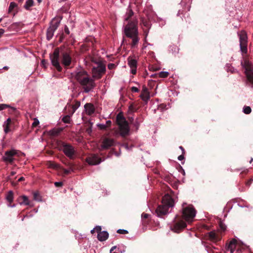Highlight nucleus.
Returning a JSON list of instances; mask_svg holds the SVG:
<instances>
[{
	"mask_svg": "<svg viewBox=\"0 0 253 253\" xmlns=\"http://www.w3.org/2000/svg\"><path fill=\"white\" fill-rule=\"evenodd\" d=\"M61 53L62 64L65 67L69 66L72 63V57L69 52H60V48H56L53 51L52 54L50 55V59L52 65L56 68L58 71H61L62 68L60 64V54Z\"/></svg>",
	"mask_w": 253,
	"mask_h": 253,
	"instance_id": "obj_1",
	"label": "nucleus"
},
{
	"mask_svg": "<svg viewBox=\"0 0 253 253\" xmlns=\"http://www.w3.org/2000/svg\"><path fill=\"white\" fill-rule=\"evenodd\" d=\"M137 21L133 20L129 21L125 27L124 32L125 35L132 40L131 47H135L138 44L139 41L138 31L137 27Z\"/></svg>",
	"mask_w": 253,
	"mask_h": 253,
	"instance_id": "obj_2",
	"label": "nucleus"
},
{
	"mask_svg": "<svg viewBox=\"0 0 253 253\" xmlns=\"http://www.w3.org/2000/svg\"><path fill=\"white\" fill-rule=\"evenodd\" d=\"M174 205V202L171 196L166 194L162 199V205L158 206L156 210L158 216L161 217L169 212V209Z\"/></svg>",
	"mask_w": 253,
	"mask_h": 253,
	"instance_id": "obj_3",
	"label": "nucleus"
},
{
	"mask_svg": "<svg viewBox=\"0 0 253 253\" xmlns=\"http://www.w3.org/2000/svg\"><path fill=\"white\" fill-rule=\"evenodd\" d=\"M116 122L119 126L121 135L123 137L127 135L129 132V127L127 122L121 113L117 115Z\"/></svg>",
	"mask_w": 253,
	"mask_h": 253,
	"instance_id": "obj_4",
	"label": "nucleus"
},
{
	"mask_svg": "<svg viewBox=\"0 0 253 253\" xmlns=\"http://www.w3.org/2000/svg\"><path fill=\"white\" fill-rule=\"evenodd\" d=\"M196 214V211L192 205H187L184 203L182 205V215L187 221H191Z\"/></svg>",
	"mask_w": 253,
	"mask_h": 253,
	"instance_id": "obj_5",
	"label": "nucleus"
},
{
	"mask_svg": "<svg viewBox=\"0 0 253 253\" xmlns=\"http://www.w3.org/2000/svg\"><path fill=\"white\" fill-rule=\"evenodd\" d=\"M72 76L80 84L90 77L86 71L82 68L78 69L74 71L72 73Z\"/></svg>",
	"mask_w": 253,
	"mask_h": 253,
	"instance_id": "obj_6",
	"label": "nucleus"
},
{
	"mask_svg": "<svg viewBox=\"0 0 253 253\" xmlns=\"http://www.w3.org/2000/svg\"><path fill=\"white\" fill-rule=\"evenodd\" d=\"M106 71L105 65L99 62L97 63V67L92 68V77L95 79H99L101 78Z\"/></svg>",
	"mask_w": 253,
	"mask_h": 253,
	"instance_id": "obj_7",
	"label": "nucleus"
},
{
	"mask_svg": "<svg viewBox=\"0 0 253 253\" xmlns=\"http://www.w3.org/2000/svg\"><path fill=\"white\" fill-rule=\"evenodd\" d=\"M240 41V50L243 54L247 52V35L244 31H242L238 33Z\"/></svg>",
	"mask_w": 253,
	"mask_h": 253,
	"instance_id": "obj_8",
	"label": "nucleus"
},
{
	"mask_svg": "<svg viewBox=\"0 0 253 253\" xmlns=\"http://www.w3.org/2000/svg\"><path fill=\"white\" fill-rule=\"evenodd\" d=\"M84 89V92L88 93L92 91L95 86V83L94 80L89 77L88 79L80 84Z\"/></svg>",
	"mask_w": 253,
	"mask_h": 253,
	"instance_id": "obj_9",
	"label": "nucleus"
},
{
	"mask_svg": "<svg viewBox=\"0 0 253 253\" xmlns=\"http://www.w3.org/2000/svg\"><path fill=\"white\" fill-rule=\"evenodd\" d=\"M17 154V151L14 149L7 151L2 157L3 161L6 163H12L14 160V156L16 155Z\"/></svg>",
	"mask_w": 253,
	"mask_h": 253,
	"instance_id": "obj_10",
	"label": "nucleus"
},
{
	"mask_svg": "<svg viewBox=\"0 0 253 253\" xmlns=\"http://www.w3.org/2000/svg\"><path fill=\"white\" fill-rule=\"evenodd\" d=\"M62 151L70 159H72L75 153L74 148L72 145L66 143L63 144Z\"/></svg>",
	"mask_w": 253,
	"mask_h": 253,
	"instance_id": "obj_11",
	"label": "nucleus"
},
{
	"mask_svg": "<svg viewBox=\"0 0 253 253\" xmlns=\"http://www.w3.org/2000/svg\"><path fill=\"white\" fill-rule=\"evenodd\" d=\"M86 162L91 165H96L99 164L102 160L97 155L92 154L86 158Z\"/></svg>",
	"mask_w": 253,
	"mask_h": 253,
	"instance_id": "obj_12",
	"label": "nucleus"
},
{
	"mask_svg": "<svg viewBox=\"0 0 253 253\" xmlns=\"http://www.w3.org/2000/svg\"><path fill=\"white\" fill-rule=\"evenodd\" d=\"M128 64L130 68V73L132 74H135L137 68V61L132 57L128 58Z\"/></svg>",
	"mask_w": 253,
	"mask_h": 253,
	"instance_id": "obj_13",
	"label": "nucleus"
},
{
	"mask_svg": "<svg viewBox=\"0 0 253 253\" xmlns=\"http://www.w3.org/2000/svg\"><path fill=\"white\" fill-rule=\"evenodd\" d=\"M186 227V224L184 221H180L175 223L171 227V229L175 233H179Z\"/></svg>",
	"mask_w": 253,
	"mask_h": 253,
	"instance_id": "obj_14",
	"label": "nucleus"
},
{
	"mask_svg": "<svg viewBox=\"0 0 253 253\" xmlns=\"http://www.w3.org/2000/svg\"><path fill=\"white\" fill-rule=\"evenodd\" d=\"M116 142L114 139L112 138H106L103 140L101 145V148L102 149H108L111 146H114Z\"/></svg>",
	"mask_w": 253,
	"mask_h": 253,
	"instance_id": "obj_15",
	"label": "nucleus"
},
{
	"mask_svg": "<svg viewBox=\"0 0 253 253\" xmlns=\"http://www.w3.org/2000/svg\"><path fill=\"white\" fill-rule=\"evenodd\" d=\"M237 244V240L235 239H232L228 244H227L225 247L226 250L229 251L230 253H233L236 249Z\"/></svg>",
	"mask_w": 253,
	"mask_h": 253,
	"instance_id": "obj_16",
	"label": "nucleus"
},
{
	"mask_svg": "<svg viewBox=\"0 0 253 253\" xmlns=\"http://www.w3.org/2000/svg\"><path fill=\"white\" fill-rule=\"evenodd\" d=\"M140 96L141 99L146 103H147L149 100L150 97V93L148 88L146 86H143L142 92Z\"/></svg>",
	"mask_w": 253,
	"mask_h": 253,
	"instance_id": "obj_17",
	"label": "nucleus"
},
{
	"mask_svg": "<svg viewBox=\"0 0 253 253\" xmlns=\"http://www.w3.org/2000/svg\"><path fill=\"white\" fill-rule=\"evenodd\" d=\"M209 238L213 242H217L221 240V236L219 232L211 231L209 233Z\"/></svg>",
	"mask_w": 253,
	"mask_h": 253,
	"instance_id": "obj_18",
	"label": "nucleus"
},
{
	"mask_svg": "<svg viewBox=\"0 0 253 253\" xmlns=\"http://www.w3.org/2000/svg\"><path fill=\"white\" fill-rule=\"evenodd\" d=\"M245 74L248 82L253 85V69L250 67L247 68Z\"/></svg>",
	"mask_w": 253,
	"mask_h": 253,
	"instance_id": "obj_19",
	"label": "nucleus"
},
{
	"mask_svg": "<svg viewBox=\"0 0 253 253\" xmlns=\"http://www.w3.org/2000/svg\"><path fill=\"white\" fill-rule=\"evenodd\" d=\"M18 201H19V204L20 205H24L33 207V205L31 204L28 198L25 196L23 195L19 197Z\"/></svg>",
	"mask_w": 253,
	"mask_h": 253,
	"instance_id": "obj_20",
	"label": "nucleus"
},
{
	"mask_svg": "<svg viewBox=\"0 0 253 253\" xmlns=\"http://www.w3.org/2000/svg\"><path fill=\"white\" fill-rule=\"evenodd\" d=\"M109 237V234L106 231L99 232L97 234V239L100 241H104L106 240Z\"/></svg>",
	"mask_w": 253,
	"mask_h": 253,
	"instance_id": "obj_21",
	"label": "nucleus"
},
{
	"mask_svg": "<svg viewBox=\"0 0 253 253\" xmlns=\"http://www.w3.org/2000/svg\"><path fill=\"white\" fill-rule=\"evenodd\" d=\"M84 107L85 111L87 114L91 115L94 113V108L92 104L90 103H86V104L84 105Z\"/></svg>",
	"mask_w": 253,
	"mask_h": 253,
	"instance_id": "obj_22",
	"label": "nucleus"
},
{
	"mask_svg": "<svg viewBox=\"0 0 253 253\" xmlns=\"http://www.w3.org/2000/svg\"><path fill=\"white\" fill-rule=\"evenodd\" d=\"M133 15V12L132 10L130 9H127V11L126 12V15H125V21H128V23L129 21H133V19H130V18ZM134 20H135L134 19Z\"/></svg>",
	"mask_w": 253,
	"mask_h": 253,
	"instance_id": "obj_23",
	"label": "nucleus"
},
{
	"mask_svg": "<svg viewBox=\"0 0 253 253\" xmlns=\"http://www.w3.org/2000/svg\"><path fill=\"white\" fill-rule=\"evenodd\" d=\"M60 24V21H55L54 19H53L51 23L50 26L51 27L53 30L55 31L58 27Z\"/></svg>",
	"mask_w": 253,
	"mask_h": 253,
	"instance_id": "obj_24",
	"label": "nucleus"
},
{
	"mask_svg": "<svg viewBox=\"0 0 253 253\" xmlns=\"http://www.w3.org/2000/svg\"><path fill=\"white\" fill-rule=\"evenodd\" d=\"M13 193L12 191H9L6 196V199L8 202L11 204L13 201Z\"/></svg>",
	"mask_w": 253,
	"mask_h": 253,
	"instance_id": "obj_25",
	"label": "nucleus"
},
{
	"mask_svg": "<svg viewBox=\"0 0 253 253\" xmlns=\"http://www.w3.org/2000/svg\"><path fill=\"white\" fill-rule=\"evenodd\" d=\"M55 31L53 30L51 27H49L48 29L47 30L46 32V36L47 39L49 40L50 39H51L54 35Z\"/></svg>",
	"mask_w": 253,
	"mask_h": 253,
	"instance_id": "obj_26",
	"label": "nucleus"
},
{
	"mask_svg": "<svg viewBox=\"0 0 253 253\" xmlns=\"http://www.w3.org/2000/svg\"><path fill=\"white\" fill-rule=\"evenodd\" d=\"M34 0H26L25 4L24 6V8L27 10H29L30 7L33 6Z\"/></svg>",
	"mask_w": 253,
	"mask_h": 253,
	"instance_id": "obj_27",
	"label": "nucleus"
},
{
	"mask_svg": "<svg viewBox=\"0 0 253 253\" xmlns=\"http://www.w3.org/2000/svg\"><path fill=\"white\" fill-rule=\"evenodd\" d=\"M7 108H10L11 110L13 111H15L16 110V108L14 107H11L5 104H0V111L4 110Z\"/></svg>",
	"mask_w": 253,
	"mask_h": 253,
	"instance_id": "obj_28",
	"label": "nucleus"
},
{
	"mask_svg": "<svg viewBox=\"0 0 253 253\" xmlns=\"http://www.w3.org/2000/svg\"><path fill=\"white\" fill-rule=\"evenodd\" d=\"M47 165L48 167L50 168H53L55 169L60 168V166L58 164L52 162H48Z\"/></svg>",
	"mask_w": 253,
	"mask_h": 253,
	"instance_id": "obj_29",
	"label": "nucleus"
},
{
	"mask_svg": "<svg viewBox=\"0 0 253 253\" xmlns=\"http://www.w3.org/2000/svg\"><path fill=\"white\" fill-rule=\"evenodd\" d=\"M62 121L65 123H69L71 121V115H66L63 117Z\"/></svg>",
	"mask_w": 253,
	"mask_h": 253,
	"instance_id": "obj_30",
	"label": "nucleus"
},
{
	"mask_svg": "<svg viewBox=\"0 0 253 253\" xmlns=\"http://www.w3.org/2000/svg\"><path fill=\"white\" fill-rule=\"evenodd\" d=\"M60 132V130L56 129H53L49 131V134L53 136L57 135Z\"/></svg>",
	"mask_w": 253,
	"mask_h": 253,
	"instance_id": "obj_31",
	"label": "nucleus"
},
{
	"mask_svg": "<svg viewBox=\"0 0 253 253\" xmlns=\"http://www.w3.org/2000/svg\"><path fill=\"white\" fill-rule=\"evenodd\" d=\"M17 6V4L16 3L14 2H10V5H9V8H8V12H10L11 11H12V10L15 7H16Z\"/></svg>",
	"mask_w": 253,
	"mask_h": 253,
	"instance_id": "obj_32",
	"label": "nucleus"
},
{
	"mask_svg": "<svg viewBox=\"0 0 253 253\" xmlns=\"http://www.w3.org/2000/svg\"><path fill=\"white\" fill-rule=\"evenodd\" d=\"M251 111V108L249 106H245L243 108V112L246 114H249Z\"/></svg>",
	"mask_w": 253,
	"mask_h": 253,
	"instance_id": "obj_33",
	"label": "nucleus"
},
{
	"mask_svg": "<svg viewBox=\"0 0 253 253\" xmlns=\"http://www.w3.org/2000/svg\"><path fill=\"white\" fill-rule=\"evenodd\" d=\"M34 199L37 201H41L42 199L40 194L38 192L34 193Z\"/></svg>",
	"mask_w": 253,
	"mask_h": 253,
	"instance_id": "obj_34",
	"label": "nucleus"
},
{
	"mask_svg": "<svg viewBox=\"0 0 253 253\" xmlns=\"http://www.w3.org/2000/svg\"><path fill=\"white\" fill-rule=\"evenodd\" d=\"M169 74L168 72L162 71L160 73L159 76L161 78H166L168 76Z\"/></svg>",
	"mask_w": 253,
	"mask_h": 253,
	"instance_id": "obj_35",
	"label": "nucleus"
},
{
	"mask_svg": "<svg viewBox=\"0 0 253 253\" xmlns=\"http://www.w3.org/2000/svg\"><path fill=\"white\" fill-rule=\"evenodd\" d=\"M136 111V109L133 104H131L128 108V111L130 113H133Z\"/></svg>",
	"mask_w": 253,
	"mask_h": 253,
	"instance_id": "obj_36",
	"label": "nucleus"
},
{
	"mask_svg": "<svg viewBox=\"0 0 253 253\" xmlns=\"http://www.w3.org/2000/svg\"><path fill=\"white\" fill-rule=\"evenodd\" d=\"M97 126L100 129H105L107 127V125L104 124H99Z\"/></svg>",
	"mask_w": 253,
	"mask_h": 253,
	"instance_id": "obj_37",
	"label": "nucleus"
},
{
	"mask_svg": "<svg viewBox=\"0 0 253 253\" xmlns=\"http://www.w3.org/2000/svg\"><path fill=\"white\" fill-rule=\"evenodd\" d=\"M117 233L121 234H126L128 233V231L125 229H118L117 230Z\"/></svg>",
	"mask_w": 253,
	"mask_h": 253,
	"instance_id": "obj_38",
	"label": "nucleus"
},
{
	"mask_svg": "<svg viewBox=\"0 0 253 253\" xmlns=\"http://www.w3.org/2000/svg\"><path fill=\"white\" fill-rule=\"evenodd\" d=\"M219 227L220 229L223 231H225L226 229V226L221 222L219 223Z\"/></svg>",
	"mask_w": 253,
	"mask_h": 253,
	"instance_id": "obj_39",
	"label": "nucleus"
},
{
	"mask_svg": "<svg viewBox=\"0 0 253 253\" xmlns=\"http://www.w3.org/2000/svg\"><path fill=\"white\" fill-rule=\"evenodd\" d=\"M140 125V123L136 120L133 124V126L136 128L137 130L139 128Z\"/></svg>",
	"mask_w": 253,
	"mask_h": 253,
	"instance_id": "obj_40",
	"label": "nucleus"
},
{
	"mask_svg": "<svg viewBox=\"0 0 253 253\" xmlns=\"http://www.w3.org/2000/svg\"><path fill=\"white\" fill-rule=\"evenodd\" d=\"M63 170L65 174H68L70 172H71V171H73V170H74L73 169L72 167H71L68 169H63Z\"/></svg>",
	"mask_w": 253,
	"mask_h": 253,
	"instance_id": "obj_41",
	"label": "nucleus"
},
{
	"mask_svg": "<svg viewBox=\"0 0 253 253\" xmlns=\"http://www.w3.org/2000/svg\"><path fill=\"white\" fill-rule=\"evenodd\" d=\"M40 122L38 119L35 118L34 120V122L32 124L33 126H36L39 124Z\"/></svg>",
	"mask_w": 253,
	"mask_h": 253,
	"instance_id": "obj_42",
	"label": "nucleus"
},
{
	"mask_svg": "<svg viewBox=\"0 0 253 253\" xmlns=\"http://www.w3.org/2000/svg\"><path fill=\"white\" fill-rule=\"evenodd\" d=\"M3 127H4V131L5 133H8L10 130L9 127V125H3Z\"/></svg>",
	"mask_w": 253,
	"mask_h": 253,
	"instance_id": "obj_43",
	"label": "nucleus"
},
{
	"mask_svg": "<svg viewBox=\"0 0 253 253\" xmlns=\"http://www.w3.org/2000/svg\"><path fill=\"white\" fill-rule=\"evenodd\" d=\"M94 229L95 230V232L97 233V234L99 232L101 231V227L100 226H96L94 227Z\"/></svg>",
	"mask_w": 253,
	"mask_h": 253,
	"instance_id": "obj_44",
	"label": "nucleus"
},
{
	"mask_svg": "<svg viewBox=\"0 0 253 253\" xmlns=\"http://www.w3.org/2000/svg\"><path fill=\"white\" fill-rule=\"evenodd\" d=\"M131 90L134 92H137L139 91V89H138V88L135 86L132 87L131 88Z\"/></svg>",
	"mask_w": 253,
	"mask_h": 253,
	"instance_id": "obj_45",
	"label": "nucleus"
},
{
	"mask_svg": "<svg viewBox=\"0 0 253 253\" xmlns=\"http://www.w3.org/2000/svg\"><path fill=\"white\" fill-rule=\"evenodd\" d=\"M54 185L56 187L61 186L62 185V182H55L54 183Z\"/></svg>",
	"mask_w": 253,
	"mask_h": 253,
	"instance_id": "obj_46",
	"label": "nucleus"
},
{
	"mask_svg": "<svg viewBox=\"0 0 253 253\" xmlns=\"http://www.w3.org/2000/svg\"><path fill=\"white\" fill-rule=\"evenodd\" d=\"M11 122V120L10 118H8L6 121L4 122L3 125H9Z\"/></svg>",
	"mask_w": 253,
	"mask_h": 253,
	"instance_id": "obj_47",
	"label": "nucleus"
},
{
	"mask_svg": "<svg viewBox=\"0 0 253 253\" xmlns=\"http://www.w3.org/2000/svg\"><path fill=\"white\" fill-rule=\"evenodd\" d=\"M79 105H80L79 104H77V105H75L73 106V112L72 114L74 113L76 111V110L79 107Z\"/></svg>",
	"mask_w": 253,
	"mask_h": 253,
	"instance_id": "obj_48",
	"label": "nucleus"
},
{
	"mask_svg": "<svg viewBox=\"0 0 253 253\" xmlns=\"http://www.w3.org/2000/svg\"><path fill=\"white\" fill-rule=\"evenodd\" d=\"M115 64L113 63H110L108 65V67L109 69H112L114 68Z\"/></svg>",
	"mask_w": 253,
	"mask_h": 253,
	"instance_id": "obj_49",
	"label": "nucleus"
},
{
	"mask_svg": "<svg viewBox=\"0 0 253 253\" xmlns=\"http://www.w3.org/2000/svg\"><path fill=\"white\" fill-rule=\"evenodd\" d=\"M64 31L67 34L69 35L70 34L69 29L67 26H65L64 28Z\"/></svg>",
	"mask_w": 253,
	"mask_h": 253,
	"instance_id": "obj_50",
	"label": "nucleus"
},
{
	"mask_svg": "<svg viewBox=\"0 0 253 253\" xmlns=\"http://www.w3.org/2000/svg\"><path fill=\"white\" fill-rule=\"evenodd\" d=\"M142 217L144 218H147L149 216V214H147V213H142Z\"/></svg>",
	"mask_w": 253,
	"mask_h": 253,
	"instance_id": "obj_51",
	"label": "nucleus"
},
{
	"mask_svg": "<svg viewBox=\"0 0 253 253\" xmlns=\"http://www.w3.org/2000/svg\"><path fill=\"white\" fill-rule=\"evenodd\" d=\"M183 159H184V156L183 155H181L179 156L178 157V160L179 161H182Z\"/></svg>",
	"mask_w": 253,
	"mask_h": 253,
	"instance_id": "obj_52",
	"label": "nucleus"
},
{
	"mask_svg": "<svg viewBox=\"0 0 253 253\" xmlns=\"http://www.w3.org/2000/svg\"><path fill=\"white\" fill-rule=\"evenodd\" d=\"M111 121L110 120L107 121L106 122V124H105V125H107V127H108V126H110L111 125Z\"/></svg>",
	"mask_w": 253,
	"mask_h": 253,
	"instance_id": "obj_53",
	"label": "nucleus"
},
{
	"mask_svg": "<svg viewBox=\"0 0 253 253\" xmlns=\"http://www.w3.org/2000/svg\"><path fill=\"white\" fill-rule=\"evenodd\" d=\"M122 146L124 147L126 150H129L128 146L127 144H124Z\"/></svg>",
	"mask_w": 253,
	"mask_h": 253,
	"instance_id": "obj_54",
	"label": "nucleus"
},
{
	"mask_svg": "<svg viewBox=\"0 0 253 253\" xmlns=\"http://www.w3.org/2000/svg\"><path fill=\"white\" fill-rule=\"evenodd\" d=\"M24 179H25V178L24 177H21L18 179V181L20 182V181L24 180Z\"/></svg>",
	"mask_w": 253,
	"mask_h": 253,
	"instance_id": "obj_55",
	"label": "nucleus"
},
{
	"mask_svg": "<svg viewBox=\"0 0 253 253\" xmlns=\"http://www.w3.org/2000/svg\"><path fill=\"white\" fill-rule=\"evenodd\" d=\"M8 206L9 207H11V208H14V207H16V205L15 204L11 205L9 203V204L8 205Z\"/></svg>",
	"mask_w": 253,
	"mask_h": 253,
	"instance_id": "obj_56",
	"label": "nucleus"
},
{
	"mask_svg": "<svg viewBox=\"0 0 253 253\" xmlns=\"http://www.w3.org/2000/svg\"><path fill=\"white\" fill-rule=\"evenodd\" d=\"M179 148L180 149V150H182V152L184 153V150L183 149V148L182 147V146H180L179 147Z\"/></svg>",
	"mask_w": 253,
	"mask_h": 253,
	"instance_id": "obj_57",
	"label": "nucleus"
},
{
	"mask_svg": "<svg viewBox=\"0 0 253 253\" xmlns=\"http://www.w3.org/2000/svg\"><path fill=\"white\" fill-rule=\"evenodd\" d=\"M95 232V229H94V228L93 229H92V230H91V231H90V232H91L92 234H93Z\"/></svg>",
	"mask_w": 253,
	"mask_h": 253,
	"instance_id": "obj_58",
	"label": "nucleus"
},
{
	"mask_svg": "<svg viewBox=\"0 0 253 253\" xmlns=\"http://www.w3.org/2000/svg\"><path fill=\"white\" fill-rule=\"evenodd\" d=\"M253 180V179H251L248 182L247 184H250L252 182V181Z\"/></svg>",
	"mask_w": 253,
	"mask_h": 253,
	"instance_id": "obj_59",
	"label": "nucleus"
},
{
	"mask_svg": "<svg viewBox=\"0 0 253 253\" xmlns=\"http://www.w3.org/2000/svg\"><path fill=\"white\" fill-rule=\"evenodd\" d=\"M16 172L15 171H12L11 172V175H14V174H15Z\"/></svg>",
	"mask_w": 253,
	"mask_h": 253,
	"instance_id": "obj_60",
	"label": "nucleus"
},
{
	"mask_svg": "<svg viewBox=\"0 0 253 253\" xmlns=\"http://www.w3.org/2000/svg\"><path fill=\"white\" fill-rule=\"evenodd\" d=\"M129 120L130 122H131L132 121H133V118L132 117H131V118H129Z\"/></svg>",
	"mask_w": 253,
	"mask_h": 253,
	"instance_id": "obj_61",
	"label": "nucleus"
},
{
	"mask_svg": "<svg viewBox=\"0 0 253 253\" xmlns=\"http://www.w3.org/2000/svg\"><path fill=\"white\" fill-rule=\"evenodd\" d=\"M11 184H12V185H15L16 184V183H14L13 181L11 182Z\"/></svg>",
	"mask_w": 253,
	"mask_h": 253,
	"instance_id": "obj_62",
	"label": "nucleus"
},
{
	"mask_svg": "<svg viewBox=\"0 0 253 253\" xmlns=\"http://www.w3.org/2000/svg\"><path fill=\"white\" fill-rule=\"evenodd\" d=\"M253 161V158H252L251 161H250V163H251Z\"/></svg>",
	"mask_w": 253,
	"mask_h": 253,
	"instance_id": "obj_63",
	"label": "nucleus"
},
{
	"mask_svg": "<svg viewBox=\"0 0 253 253\" xmlns=\"http://www.w3.org/2000/svg\"><path fill=\"white\" fill-rule=\"evenodd\" d=\"M39 3H40L42 1V0H37Z\"/></svg>",
	"mask_w": 253,
	"mask_h": 253,
	"instance_id": "obj_64",
	"label": "nucleus"
}]
</instances>
